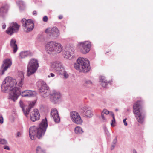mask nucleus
Masks as SVG:
<instances>
[{
	"label": "nucleus",
	"mask_w": 153,
	"mask_h": 153,
	"mask_svg": "<svg viewBox=\"0 0 153 153\" xmlns=\"http://www.w3.org/2000/svg\"><path fill=\"white\" fill-rule=\"evenodd\" d=\"M45 32L50 36L54 38L58 37L60 35L59 29L56 27L46 29L45 30Z\"/></svg>",
	"instance_id": "obj_12"
},
{
	"label": "nucleus",
	"mask_w": 153,
	"mask_h": 153,
	"mask_svg": "<svg viewBox=\"0 0 153 153\" xmlns=\"http://www.w3.org/2000/svg\"><path fill=\"white\" fill-rule=\"evenodd\" d=\"M20 135H21V134L19 132H18L17 134V136L18 137H19L20 136Z\"/></svg>",
	"instance_id": "obj_45"
},
{
	"label": "nucleus",
	"mask_w": 153,
	"mask_h": 153,
	"mask_svg": "<svg viewBox=\"0 0 153 153\" xmlns=\"http://www.w3.org/2000/svg\"><path fill=\"white\" fill-rule=\"evenodd\" d=\"M24 76L23 72H21L19 73V76L15 79L16 83H15V86L19 87V88L22 87L24 84Z\"/></svg>",
	"instance_id": "obj_19"
},
{
	"label": "nucleus",
	"mask_w": 153,
	"mask_h": 153,
	"mask_svg": "<svg viewBox=\"0 0 153 153\" xmlns=\"http://www.w3.org/2000/svg\"><path fill=\"white\" fill-rule=\"evenodd\" d=\"M83 85L85 87H89L91 86L92 85V82L90 80H86L84 81Z\"/></svg>",
	"instance_id": "obj_28"
},
{
	"label": "nucleus",
	"mask_w": 153,
	"mask_h": 153,
	"mask_svg": "<svg viewBox=\"0 0 153 153\" xmlns=\"http://www.w3.org/2000/svg\"><path fill=\"white\" fill-rule=\"evenodd\" d=\"M46 118L43 119L38 127L35 126H31L29 129V135L30 138L34 140L36 137L40 139L44 136L48 127Z\"/></svg>",
	"instance_id": "obj_1"
},
{
	"label": "nucleus",
	"mask_w": 153,
	"mask_h": 153,
	"mask_svg": "<svg viewBox=\"0 0 153 153\" xmlns=\"http://www.w3.org/2000/svg\"><path fill=\"white\" fill-rule=\"evenodd\" d=\"M100 81L101 82V85L103 87H106L108 83H109L105 79V77L104 76H101L100 78Z\"/></svg>",
	"instance_id": "obj_26"
},
{
	"label": "nucleus",
	"mask_w": 153,
	"mask_h": 153,
	"mask_svg": "<svg viewBox=\"0 0 153 153\" xmlns=\"http://www.w3.org/2000/svg\"><path fill=\"white\" fill-rule=\"evenodd\" d=\"M48 18L47 16H44L43 18V20L44 22H46L48 21Z\"/></svg>",
	"instance_id": "obj_36"
},
{
	"label": "nucleus",
	"mask_w": 153,
	"mask_h": 153,
	"mask_svg": "<svg viewBox=\"0 0 153 153\" xmlns=\"http://www.w3.org/2000/svg\"><path fill=\"white\" fill-rule=\"evenodd\" d=\"M30 53L29 51H24L21 52L19 54V58L22 59L30 55Z\"/></svg>",
	"instance_id": "obj_25"
},
{
	"label": "nucleus",
	"mask_w": 153,
	"mask_h": 153,
	"mask_svg": "<svg viewBox=\"0 0 153 153\" xmlns=\"http://www.w3.org/2000/svg\"><path fill=\"white\" fill-rule=\"evenodd\" d=\"M70 117L72 122L78 124H81L83 121L79 114L76 111H72L70 114Z\"/></svg>",
	"instance_id": "obj_14"
},
{
	"label": "nucleus",
	"mask_w": 153,
	"mask_h": 153,
	"mask_svg": "<svg viewBox=\"0 0 153 153\" xmlns=\"http://www.w3.org/2000/svg\"><path fill=\"white\" fill-rule=\"evenodd\" d=\"M140 102V101H138L134 105L133 113L137 121L140 123H142L144 121L145 115L141 111Z\"/></svg>",
	"instance_id": "obj_6"
},
{
	"label": "nucleus",
	"mask_w": 153,
	"mask_h": 153,
	"mask_svg": "<svg viewBox=\"0 0 153 153\" xmlns=\"http://www.w3.org/2000/svg\"><path fill=\"white\" fill-rule=\"evenodd\" d=\"M133 153H137L136 150L135 149H134L133 151Z\"/></svg>",
	"instance_id": "obj_47"
},
{
	"label": "nucleus",
	"mask_w": 153,
	"mask_h": 153,
	"mask_svg": "<svg viewBox=\"0 0 153 153\" xmlns=\"http://www.w3.org/2000/svg\"><path fill=\"white\" fill-rule=\"evenodd\" d=\"M51 116L53 118L56 123H58L59 122L60 118L56 109L53 108L51 109Z\"/></svg>",
	"instance_id": "obj_20"
},
{
	"label": "nucleus",
	"mask_w": 153,
	"mask_h": 153,
	"mask_svg": "<svg viewBox=\"0 0 153 153\" xmlns=\"http://www.w3.org/2000/svg\"><path fill=\"white\" fill-rule=\"evenodd\" d=\"M78 46L81 52L84 54H85L90 51L91 43L89 41H85L79 43Z\"/></svg>",
	"instance_id": "obj_10"
},
{
	"label": "nucleus",
	"mask_w": 153,
	"mask_h": 153,
	"mask_svg": "<svg viewBox=\"0 0 153 153\" xmlns=\"http://www.w3.org/2000/svg\"><path fill=\"white\" fill-rule=\"evenodd\" d=\"M115 111H118V109H115Z\"/></svg>",
	"instance_id": "obj_50"
},
{
	"label": "nucleus",
	"mask_w": 153,
	"mask_h": 153,
	"mask_svg": "<svg viewBox=\"0 0 153 153\" xmlns=\"http://www.w3.org/2000/svg\"><path fill=\"white\" fill-rule=\"evenodd\" d=\"M102 112L103 114H108L109 113V111L106 109H104Z\"/></svg>",
	"instance_id": "obj_35"
},
{
	"label": "nucleus",
	"mask_w": 153,
	"mask_h": 153,
	"mask_svg": "<svg viewBox=\"0 0 153 153\" xmlns=\"http://www.w3.org/2000/svg\"><path fill=\"white\" fill-rule=\"evenodd\" d=\"M63 16L62 15H60L59 16V19H62Z\"/></svg>",
	"instance_id": "obj_46"
},
{
	"label": "nucleus",
	"mask_w": 153,
	"mask_h": 153,
	"mask_svg": "<svg viewBox=\"0 0 153 153\" xmlns=\"http://www.w3.org/2000/svg\"><path fill=\"white\" fill-rule=\"evenodd\" d=\"M0 123L1 124L3 123V118L2 116L0 117Z\"/></svg>",
	"instance_id": "obj_40"
},
{
	"label": "nucleus",
	"mask_w": 153,
	"mask_h": 153,
	"mask_svg": "<svg viewBox=\"0 0 153 153\" xmlns=\"http://www.w3.org/2000/svg\"><path fill=\"white\" fill-rule=\"evenodd\" d=\"M101 117L102 121H105L106 120V119L104 117V114L102 112L101 113Z\"/></svg>",
	"instance_id": "obj_37"
},
{
	"label": "nucleus",
	"mask_w": 153,
	"mask_h": 153,
	"mask_svg": "<svg viewBox=\"0 0 153 153\" xmlns=\"http://www.w3.org/2000/svg\"><path fill=\"white\" fill-rule=\"evenodd\" d=\"M20 88H15L13 90L12 92L10 94V99L13 101H15L18 98L19 96L25 97H30L33 96L36 92L30 90H26L21 91Z\"/></svg>",
	"instance_id": "obj_2"
},
{
	"label": "nucleus",
	"mask_w": 153,
	"mask_h": 153,
	"mask_svg": "<svg viewBox=\"0 0 153 153\" xmlns=\"http://www.w3.org/2000/svg\"><path fill=\"white\" fill-rule=\"evenodd\" d=\"M39 66L38 61L35 59H31L27 68V75L29 76L36 72Z\"/></svg>",
	"instance_id": "obj_7"
},
{
	"label": "nucleus",
	"mask_w": 153,
	"mask_h": 153,
	"mask_svg": "<svg viewBox=\"0 0 153 153\" xmlns=\"http://www.w3.org/2000/svg\"><path fill=\"white\" fill-rule=\"evenodd\" d=\"M36 151V153H45V150L39 146L37 147Z\"/></svg>",
	"instance_id": "obj_31"
},
{
	"label": "nucleus",
	"mask_w": 153,
	"mask_h": 153,
	"mask_svg": "<svg viewBox=\"0 0 153 153\" xmlns=\"http://www.w3.org/2000/svg\"><path fill=\"white\" fill-rule=\"evenodd\" d=\"M106 132H107V133H107V134H109V133H108V131H106Z\"/></svg>",
	"instance_id": "obj_48"
},
{
	"label": "nucleus",
	"mask_w": 153,
	"mask_h": 153,
	"mask_svg": "<svg viewBox=\"0 0 153 153\" xmlns=\"http://www.w3.org/2000/svg\"><path fill=\"white\" fill-rule=\"evenodd\" d=\"M17 4L18 5L20 9L22 10L24 9V3L23 1H18L17 2Z\"/></svg>",
	"instance_id": "obj_29"
},
{
	"label": "nucleus",
	"mask_w": 153,
	"mask_h": 153,
	"mask_svg": "<svg viewBox=\"0 0 153 153\" xmlns=\"http://www.w3.org/2000/svg\"><path fill=\"white\" fill-rule=\"evenodd\" d=\"M117 143V138H115V139H114L112 142V144H114L116 145V144Z\"/></svg>",
	"instance_id": "obj_38"
},
{
	"label": "nucleus",
	"mask_w": 153,
	"mask_h": 153,
	"mask_svg": "<svg viewBox=\"0 0 153 153\" xmlns=\"http://www.w3.org/2000/svg\"><path fill=\"white\" fill-rule=\"evenodd\" d=\"M127 111H130V109H128L127 110Z\"/></svg>",
	"instance_id": "obj_49"
},
{
	"label": "nucleus",
	"mask_w": 153,
	"mask_h": 153,
	"mask_svg": "<svg viewBox=\"0 0 153 153\" xmlns=\"http://www.w3.org/2000/svg\"><path fill=\"white\" fill-rule=\"evenodd\" d=\"M74 67L80 72H87L90 70L89 61L88 59L83 57H79L77 62L74 64Z\"/></svg>",
	"instance_id": "obj_4"
},
{
	"label": "nucleus",
	"mask_w": 153,
	"mask_h": 153,
	"mask_svg": "<svg viewBox=\"0 0 153 153\" xmlns=\"http://www.w3.org/2000/svg\"><path fill=\"white\" fill-rule=\"evenodd\" d=\"M74 131L76 134H80L83 132L82 128L79 126H77L75 128Z\"/></svg>",
	"instance_id": "obj_27"
},
{
	"label": "nucleus",
	"mask_w": 153,
	"mask_h": 153,
	"mask_svg": "<svg viewBox=\"0 0 153 153\" xmlns=\"http://www.w3.org/2000/svg\"><path fill=\"white\" fill-rule=\"evenodd\" d=\"M9 8V6L8 4H3L0 8V20L3 19L7 14Z\"/></svg>",
	"instance_id": "obj_18"
},
{
	"label": "nucleus",
	"mask_w": 153,
	"mask_h": 153,
	"mask_svg": "<svg viewBox=\"0 0 153 153\" xmlns=\"http://www.w3.org/2000/svg\"><path fill=\"white\" fill-rule=\"evenodd\" d=\"M116 145L114 144H112L111 146V150H112L114 149Z\"/></svg>",
	"instance_id": "obj_42"
},
{
	"label": "nucleus",
	"mask_w": 153,
	"mask_h": 153,
	"mask_svg": "<svg viewBox=\"0 0 153 153\" xmlns=\"http://www.w3.org/2000/svg\"><path fill=\"white\" fill-rule=\"evenodd\" d=\"M3 148L4 149L8 150H9L10 149V147L7 144L4 145L3 146Z\"/></svg>",
	"instance_id": "obj_34"
},
{
	"label": "nucleus",
	"mask_w": 153,
	"mask_h": 153,
	"mask_svg": "<svg viewBox=\"0 0 153 153\" xmlns=\"http://www.w3.org/2000/svg\"><path fill=\"white\" fill-rule=\"evenodd\" d=\"M37 85L42 97H47L48 95V93L46 90H48L49 87L46 83L43 81H39L37 82Z\"/></svg>",
	"instance_id": "obj_9"
},
{
	"label": "nucleus",
	"mask_w": 153,
	"mask_h": 153,
	"mask_svg": "<svg viewBox=\"0 0 153 153\" xmlns=\"http://www.w3.org/2000/svg\"><path fill=\"white\" fill-rule=\"evenodd\" d=\"M110 113L112 115L113 118V119L111 120V124L112 126L114 127L115 126L114 124L115 123L114 115V114L112 112H111Z\"/></svg>",
	"instance_id": "obj_30"
},
{
	"label": "nucleus",
	"mask_w": 153,
	"mask_h": 153,
	"mask_svg": "<svg viewBox=\"0 0 153 153\" xmlns=\"http://www.w3.org/2000/svg\"><path fill=\"white\" fill-rule=\"evenodd\" d=\"M6 27V25L5 24H4L2 25V28L3 29H4Z\"/></svg>",
	"instance_id": "obj_43"
},
{
	"label": "nucleus",
	"mask_w": 153,
	"mask_h": 153,
	"mask_svg": "<svg viewBox=\"0 0 153 153\" xmlns=\"http://www.w3.org/2000/svg\"><path fill=\"white\" fill-rule=\"evenodd\" d=\"M50 101L54 104L58 102L61 97L60 93L55 90L51 91L49 94Z\"/></svg>",
	"instance_id": "obj_11"
},
{
	"label": "nucleus",
	"mask_w": 153,
	"mask_h": 153,
	"mask_svg": "<svg viewBox=\"0 0 153 153\" xmlns=\"http://www.w3.org/2000/svg\"><path fill=\"white\" fill-rule=\"evenodd\" d=\"M16 40L14 39H12L10 41V45L11 47L13 49V52L15 53L17 50L18 48L16 44Z\"/></svg>",
	"instance_id": "obj_24"
},
{
	"label": "nucleus",
	"mask_w": 153,
	"mask_h": 153,
	"mask_svg": "<svg viewBox=\"0 0 153 153\" xmlns=\"http://www.w3.org/2000/svg\"><path fill=\"white\" fill-rule=\"evenodd\" d=\"M16 83V82L15 79L10 76L6 77L3 82L1 86V91L4 93L11 91L9 95V99L10 95L12 92L13 89L18 88L15 87Z\"/></svg>",
	"instance_id": "obj_5"
},
{
	"label": "nucleus",
	"mask_w": 153,
	"mask_h": 153,
	"mask_svg": "<svg viewBox=\"0 0 153 153\" xmlns=\"http://www.w3.org/2000/svg\"><path fill=\"white\" fill-rule=\"evenodd\" d=\"M0 144L3 145L7 144L8 142L7 140L5 139L0 138Z\"/></svg>",
	"instance_id": "obj_32"
},
{
	"label": "nucleus",
	"mask_w": 153,
	"mask_h": 153,
	"mask_svg": "<svg viewBox=\"0 0 153 153\" xmlns=\"http://www.w3.org/2000/svg\"><path fill=\"white\" fill-rule=\"evenodd\" d=\"M40 117L39 113L37 109H34L30 114V119L33 122L38 120L39 119Z\"/></svg>",
	"instance_id": "obj_21"
},
{
	"label": "nucleus",
	"mask_w": 153,
	"mask_h": 153,
	"mask_svg": "<svg viewBox=\"0 0 153 153\" xmlns=\"http://www.w3.org/2000/svg\"><path fill=\"white\" fill-rule=\"evenodd\" d=\"M55 76V75L53 73H51L50 75H48V77H54Z\"/></svg>",
	"instance_id": "obj_41"
},
{
	"label": "nucleus",
	"mask_w": 153,
	"mask_h": 153,
	"mask_svg": "<svg viewBox=\"0 0 153 153\" xmlns=\"http://www.w3.org/2000/svg\"><path fill=\"white\" fill-rule=\"evenodd\" d=\"M62 48L60 43L53 41L48 42L45 46V49L47 53L52 55L60 53L62 51Z\"/></svg>",
	"instance_id": "obj_3"
},
{
	"label": "nucleus",
	"mask_w": 153,
	"mask_h": 153,
	"mask_svg": "<svg viewBox=\"0 0 153 153\" xmlns=\"http://www.w3.org/2000/svg\"><path fill=\"white\" fill-rule=\"evenodd\" d=\"M62 70L63 71V73L62 74L63 75L64 77L65 78H68L69 76V75L67 73L66 71L63 68L62 69Z\"/></svg>",
	"instance_id": "obj_33"
},
{
	"label": "nucleus",
	"mask_w": 153,
	"mask_h": 153,
	"mask_svg": "<svg viewBox=\"0 0 153 153\" xmlns=\"http://www.w3.org/2000/svg\"><path fill=\"white\" fill-rule=\"evenodd\" d=\"M33 15H36L37 14V12L36 11H33Z\"/></svg>",
	"instance_id": "obj_44"
},
{
	"label": "nucleus",
	"mask_w": 153,
	"mask_h": 153,
	"mask_svg": "<svg viewBox=\"0 0 153 153\" xmlns=\"http://www.w3.org/2000/svg\"><path fill=\"white\" fill-rule=\"evenodd\" d=\"M51 66L56 71H59L63 68L62 63L59 61L53 62L51 63Z\"/></svg>",
	"instance_id": "obj_22"
},
{
	"label": "nucleus",
	"mask_w": 153,
	"mask_h": 153,
	"mask_svg": "<svg viewBox=\"0 0 153 153\" xmlns=\"http://www.w3.org/2000/svg\"><path fill=\"white\" fill-rule=\"evenodd\" d=\"M126 120V119H123V120L124 125L125 126H126L127 125V123Z\"/></svg>",
	"instance_id": "obj_39"
},
{
	"label": "nucleus",
	"mask_w": 153,
	"mask_h": 153,
	"mask_svg": "<svg viewBox=\"0 0 153 153\" xmlns=\"http://www.w3.org/2000/svg\"><path fill=\"white\" fill-rule=\"evenodd\" d=\"M19 26V25L16 22H13L11 23L9 27L6 30L7 33L9 35H12L13 33L16 32L18 31Z\"/></svg>",
	"instance_id": "obj_16"
},
{
	"label": "nucleus",
	"mask_w": 153,
	"mask_h": 153,
	"mask_svg": "<svg viewBox=\"0 0 153 153\" xmlns=\"http://www.w3.org/2000/svg\"><path fill=\"white\" fill-rule=\"evenodd\" d=\"M73 54V51L71 48L66 49L63 54L64 58L67 59H71Z\"/></svg>",
	"instance_id": "obj_23"
},
{
	"label": "nucleus",
	"mask_w": 153,
	"mask_h": 153,
	"mask_svg": "<svg viewBox=\"0 0 153 153\" xmlns=\"http://www.w3.org/2000/svg\"><path fill=\"white\" fill-rule=\"evenodd\" d=\"M80 112L84 117L90 118L93 115V112L88 106H85L83 107L80 110Z\"/></svg>",
	"instance_id": "obj_15"
},
{
	"label": "nucleus",
	"mask_w": 153,
	"mask_h": 153,
	"mask_svg": "<svg viewBox=\"0 0 153 153\" xmlns=\"http://www.w3.org/2000/svg\"><path fill=\"white\" fill-rule=\"evenodd\" d=\"M21 23L24 30L26 32H30L34 28V23L31 19L27 20L25 18H23L21 20Z\"/></svg>",
	"instance_id": "obj_8"
},
{
	"label": "nucleus",
	"mask_w": 153,
	"mask_h": 153,
	"mask_svg": "<svg viewBox=\"0 0 153 153\" xmlns=\"http://www.w3.org/2000/svg\"><path fill=\"white\" fill-rule=\"evenodd\" d=\"M36 102V101L30 102L29 103L28 107H27V106L24 105L22 101H20L19 104L20 106L22 108L24 114L26 116L28 115L30 109L33 107Z\"/></svg>",
	"instance_id": "obj_13"
},
{
	"label": "nucleus",
	"mask_w": 153,
	"mask_h": 153,
	"mask_svg": "<svg viewBox=\"0 0 153 153\" xmlns=\"http://www.w3.org/2000/svg\"><path fill=\"white\" fill-rule=\"evenodd\" d=\"M12 61L10 59H5L3 61L1 70H0V74L3 75L4 72L6 71L7 69L9 68L12 65Z\"/></svg>",
	"instance_id": "obj_17"
}]
</instances>
